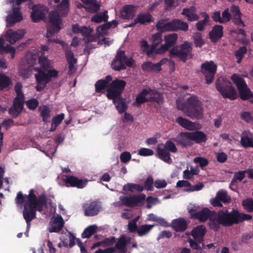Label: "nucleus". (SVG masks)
<instances>
[{"label": "nucleus", "instance_id": "nucleus-1", "mask_svg": "<svg viewBox=\"0 0 253 253\" xmlns=\"http://www.w3.org/2000/svg\"><path fill=\"white\" fill-rule=\"evenodd\" d=\"M18 206H23V216L25 220L26 232H29L31 221L36 218V211L42 212L43 207L47 206L46 196L41 194L38 197L35 194L33 189H30L28 195H23L21 191L17 193L15 199Z\"/></svg>", "mask_w": 253, "mask_h": 253}, {"label": "nucleus", "instance_id": "nucleus-2", "mask_svg": "<svg viewBox=\"0 0 253 253\" xmlns=\"http://www.w3.org/2000/svg\"><path fill=\"white\" fill-rule=\"evenodd\" d=\"M176 104L177 108L182 110L187 116L192 119L202 118L203 108L197 96L191 95L185 102L177 99Z\"/></svg>", "mask_w": 253, "mask_h": 253}, {"label": "nucleus", "instance_id": "nucleus-3", "mask_svg": "<svg viewBox=\"0 0 253 253\" xmlns=\"http://www.w3.org/2000/svg\"><path fill=\"white\" fill-rule=\"evenodd\" d=\"M206 229L202 225L197 226L191 231L193 238H188V242L190 247L195 250L197 253H204L203 249L206 248L204 237Z\"/></svg>", "mask_w": 253, "mask_h": 253}, {"label": "nucleus", "instance_id": "nucleus-4", "mask_svg": "<svg viewBox=\"0 0 253 253\" xmlns=\"http://www.w3.org/2000/svg\"><path fill=\"white\" fill-rule=\"evenodd\" d=\"M62 19L59 14L56 11H50L49 13V22L47 26L46 37L48 39V42H54L55 43H62L57 40H52L50 37L54 34L58 33L61 29V24Z\"/></svg>", "mask_w": 253, "mask_h": 253}, {"label": "nucleus", "instance_id": "nucleus-5", "mask_svg": "<svg viewBox=\"0 0 253 253\" xmlns=\"http://www.w3.org/2000/svg\"><path fill=\"white\" fill-rule=\"evenodd\" d=\"M192 50V42L186 41L179 46H176L171 48L169 52V54L171 57H176L179 60L185 62L188 58H193V55Z\"/></svg>", "mask_w": 253, "mask_h": 253}, {"label": "nucleus", "instance_id": "nucleus-6", "mask_svg": "<svg viewBox=\"0 0 253 253\" xmlns=\"http://www.w3.org/2000/svg\"><path fill=\"white\" fill-rule=\"evenodd\" d=\"M215 87L224 98L233 100L237 98L236 89L230 81L219 78L216 81Z\"/></svg>", "mask_w": 253, "mask_h": 253}, {"label": "nucleus", "instance_id": "nucleus-7", "mask_svg": "<svg viewBox=\"0 0 253 253\" xmlns=\"http://www.w3.org/2000/svg\"><path fill=\"white\" fill-rule=\"evenodd\" d=\"M134 63V60L132 57L128 58L124 50H118L112 62L111 67L114 70L120 71L125 70L126 66L132 67Z\"/></svg>", "mask_w": 253, "mask_h": 253}, {"label": "nucleus", "instance_id": "nucleus-8", "mask_svg": "<svg viewBox=\"0 0 253 253\" xmlns=\"http://www.w3.org/2000/svg\"><path fill=\"white\" fill-rule=\"evenodd\" d=\"M126 85V82L116 79L109 84L107 89L106 96L109 99L115 100L121 97Z\"/></svg>", "mask_w": 253, "mask_h": 253}, {"label": "nucleus", "instance_id": "nucleus-9", "mask_svg": "<svg viewBox=\"0 0 253 253\" xmlns=\"http://www.w3.org/2000/svg\"><path fill=\"white\" fill-rule=\"evenodd\" d=\"M219 211V219L221 225L224 227H230L238 224V210L232 209L230 212L227 210H221Z\"/></svg>", "mask_w": 253, "mask_h": 253}, {"label": "nucleus", "instance_id": "nucleus-10", "mask_svg": "<svg viewBox=\"0 0 253 253\" xmlns=\"http://www.w3.org/2000/svg\"><path fill=\"white\" fill-rule=\"evenodd\" d=\"M231 79L237 86L241 99L244 100L249 99L251 96V90L243 77L237 74H233L231 77Z\"/></svg>", "mask_w": 253, "mask_h": 253}, {"label": "nucleus", "instance_id": "nucleus-11", "mask_svg": "<svg viewBox=\"0 0 253 253\" xmlns=\"http://www.w3.org/2000/svg\"><path fill=\"white\" fill-rule=\"evenodd\" d=\"M151 41L154 42L151 45L148 43V42L142 40L140 41V47L143 52L146 54L148 57L154 58L157 54H158V32L154 34L151 38Z\"/></svg>", "mask_w": 253, "mask_h": 253}, {"label": "nucleus", "instance_id": "nucleus-12", "mask_svg": "<svg viewBox=\"0 0 253 253\" xmlns=\"http://www.w3.org/2000/svg\"><path fill=\"white\" fill-rule=\"evenodd\" d=\"M201 71L206 78L207 84L212 83L217 70V65L212 60L203 63L201 66Z\"/></svg>", "mask_w": 253, "mask_h": 253}, {"label": "nucleus", "instance_id": "nucleus-13", "mask_svg": "<svg viewBox=\"0 0 253 253\" xmlns=\"http://www.w3.org/2000/svg\"><path fill=\"white\" fill-rule=\"evenodd\" d=\"M146 196L143 194L139 195H133L130 196H121L120 200L122 205L128 207H134L143 202Z\"/></svg>", "mask_w": 253, "mask_h": 253}, {"label": "nucleus", "instance_id": "nucleus-14", "mask_svg": "<svg viewBox=\"0 0 253 253\" xmlns=\"http://www.w3.org/2000/svg\"><path fill=\"white\" fill-rule=\"evenodd\" d=\"M44 71L42 69H39L38 73L35 75V78L37 82L47 85L51 81L52 78L58 76V72L55 69L48 70L47 72Z\"/></svg>", "mask_w": 253, "mask_h": 253}, {"label": "nucleus", "instance_id": "nucleus-15", "mask_svg": "<svg viewBox=\"0 0 253 253\" xmlns=\"http://www.w3.org/2000/svg\"><path fill=\"white\" fill-rule=\"evenodd\" d=\"M24 96H16L13 99V105L9 109L8 113L13 118H17L23 108Z\"/></svg>", "mask_w": 253, "mask_h": 253}, {"label": "nucleus", "instance_id": "nucleus-16", "mask_svg": "<svg viewBox=\"0 0 253 253\" xmlns=\"http://www.w3.org/2000/svg\"><path fill=\"white\" fill-rule=\"evenodd\" d=\"M172 140L177 145L182 147H187L193 145L190 132H180L176 137L172 138Z\"/></svg>", "mask_w": 253, "mask_h": 253}, {"label": "nucleus", "instance_id": "nucleus-17", "mask_svg": "<svg viewBox=\"0 0 253 253\" xmlns=\"http://www.w3.org/2000/svg\"><path fill=\"white\" fill-rule=\"evenodd\" d=\"M247 172L246 170H244L234 172L233 177L229 185V188L232 191H237L239 183L244 179Z\"/></svg>", "mask_w": 253, "mask_h": 253}, {"label": "nucleus", "instance_id": "nucleus-18", "mask_svg": "<svg viewBox=\"0 0 253 253\" xmlns=\"http://www.w3.org/2000/svg\"><path fill=\"white\" fill-rule=\"evenodd\" d=\"M22 19V16L20 11V8L14 7L13 8L12 12L6 17V26H12L14 24L20 21Z\"/></svg>", "mask_w": 253, "mask_h": 253}, {"label": "nucleus", "instance_id": "nucleus-19", "mask_svg": "<svg viewBox=\"0 0 253 253\" xmlns=\"http://www.w3.org/2000/svg\"><path fill=\"white\" fill-rule=\"evenodd\" d=\"M178 38L176 34L168 35L165 37V43L159 47V54L164 52L166 50L172 46L176 42Z\"/></svg>", "mask_w": 253, "mask_h": 253}, {"label": "nucleus", "instance_id": "nucleus-20", "mask_svg": "<svg viewBox=\"0 0 253 253\" xmlns=\"http://www.w3.org/2000/svg\"><path fill=\"white\" fill-rule=\"evenodd\" d=\"M84 209L85 215L92 216L98 213L101 207L97 201H92L86 204L84 206Z\"/></svg>", "mask_w": 253, "mask_h": 253}, {"label": "nucleus", "instance_id": "nucleus-21", "mask_svg": "<svg viewBox=\"0 0 253 253\" xmlns=\"http://www.w3.org/2000/svg\"><path fill=\"white\" fill-rule=\"evenodd\" d=\"M137 6L132 4L124 5L121 11V17L123 19H132L135 15Z\"/></svg>", "mask_w": 253, "mask_h": 253}, {"label": "nucleus", "instance_id": "nucleus-22", "mask_svg": "<svg viewBox=\"0 0 253 253\" xmlns=\"http://www.w3.org/2000/svg\"><path fill=\"white\" fill-rule=\"evenodd\" d=\"M65 182L71 187H76L78 188H83L87 183V180H82L74 176H66L65 179Z\"/></svg>", "mask_w": 253, "mask_h": 253}, {"label": "nucleus", "instance_id": "nucleus-23", "mask_svg": "<svg viewBox=\"0 0 253 253\" xmlns=\"http://www.w3.org/2000/svg\"><path fill=\"white\" fill-rule=\"evenodd\" d=\"M240 144L244 148L253 147V135L249 130H244L241 133Z\"/></svg>", "mask_w": 253, "mask_h": 253}, {"label": "nucleus", "instance_id": "nucleus-24", "mask_svg": "<svg viewBox=\"0 0 253 253\" xmlns=\"http://www.w3.org/2000/svg\"><path fill=\"white\" fill-rule=\"evenodd\" d=\"M65 56L68 65L69 73L72 74L76 70L74 65L77 63V59L74 57L72 51L68 48H64Z\"/></svg>", "mask_w": 253, "mask_h": 253}, {"label": "nucleus", "instance_id": "nucleus-25", "mask_svg": "<svg viewBox=\"0 0 253 253\" xmlns=\"http://www.w3.org/2000/svg\"><path fill=\"white\" fill-rule=\"evenodd\" d=\"M214 211H211L208 208H203L201 211L192 214V216L201 222L206 221L209 219Z\"/></svg>", "mask_w": 253, "mask_h": 253}, {"label": "nucleus", "instance_id": "nucleus-26", "mask_svg": "<svg viewBox=\"0 0 253 253\" xmlns=\"http://www.w3.org/2000/svg\"><path fill=\"white\" fill-rule=\"evenodd\" d=\"M223 37V26L215 25L209 33V38L212 42L215 43Z\"/></svg>", "mask_w": 253, "mask_h": 253}, {"label": "nucleus", "instance_id": "nucleus-27", "mask_svg": "<svg viewBox=\"0 0 253 253\" xmlns=\"http://www.w3.org/2000/svg\"><path fill=\"white\" fill-rule=\"evenodd\" d=\"M83 3L88 5L86 11L91 13L97 12L100 8V1L97 0H81Z\"/></svg>", "mask_w": 253, "mask_h": 253}, {"label": "nucleus", "instance_id": "nucleus-28", "mask_svg": "<svg viewBox=\"0 0 253 253\" xmlns=\"http://www.w3.org/2000/svg\"><path fill=\"white\" fill-rule=\"evenodd\" d=\"M31 17L32 21L36 23L43 19L45 17V13L42 7L35 5L32 8Z\"/></svg>", "mask_w": 253, "mask_h": 253}, {"label": "nucleus", "instance_id": "nucleus-29", "mask_svg": "<svg viewBox=\"0 0 253 253\" xmlns=\"http://www.w3.org/2000/svg\"><path fill=\"white\" fill-rule=\"evenodd\" d=\"M115 244V247H112L115 249V253H126L127 241L124 236H121Z\"/></svg>", "mask_w": 253, "mask_h": 253}, {"label": "nucleus", "instance_id": "nucleus-30", "mask_svg": "<svg viewBox=\"0 0 253 253\" xmlns=\"http://www.w3.org/2000/svg\"><path fill=\"white\" fill-rule=\"evenodd\" d=\"M190 133L193 144L194 143L197 144L205 143L207 140V135L202 131L196 130L193 132H190Z\"/></svg>", "mask_w": 253, "mask_h": 253}, {"label": "nucleus", "instance_id": "nucleus-31", "mask_svg": "<svg viewBox=\"0 0 253 253\" xmlns=\"http://www.w3.org/2000/svg\"><path fill=\"white\" fill-rule=\"evenodd\" d=\"M171 226L176 232H183L187 229V224L184 218H179L172 220Z\"/></svg>", "mask_w": 253, "mask_h": 253}, {"label": "nucleus", "instance_id": "nucleus-32", "mask_svg": "<svg viewBox=\"0 0 253 253\" xmlns=\"http://www.w3.org/2000/svg\"><path fill=\"white\" fill-rule=\"evenodd\" d=\"M221 225V222L219 219V211L217 212H214L209 218V225L210 228L214 230L217 231Z\"/></svg>", "mask_w": 253, "mask_h": 253}, {"label": "nucleus", "instance_id": "nucleus-33", "mask_svg": "<svg viewBox=\"0 0 253 253\" xmlns=\"http://www.w3.org/2000/svg\"><path fill=\"white\" fill-rule=\"evenodd\" d=\"M195 12V7L192 6L189 8H183L181 14L185 16L188 21H195L199 19V16Z\"/></svg>", "mask_w": 253, "mask_h": 253}, {"label": "nucleus", "instance_id": "nucleus-34", "mask_svg": "<svg viewBox=\"0 0 253 253\" xmlns=\"http://www.w3.org/2000/svg\"><path fill=\"white\" fill-rule=\"evenodd\" d=\"M63 226L64 221L63 218L61 216L56 217L54 219L50 227L49 228V231L50 233H58L62 230Z\"/></svg>", "mask_w": 253, "mask_h": 253}, {"label": "nucleus", "instance_id": "nucleus-35", "mask_svg": "<svg viewBox=\"0 0 253 253\" xmlns=\"http://www.w3.org/2000/svg\"><path fill=\"white\" fill-rule=\"evenodd\" d=\"M24 30H19L18 31L8 32L7 34V41L11 43L14 44L17 41L21 39L25 35Z\"/></svg>", "mask_w": 253, "mask_h": 253}, {"label": "nucleus", "instance_id": "nucleus-36", "mask_svg": "<svg viewBox=\"0 0 253 253\" xmlns=\"http://www.w3.org/2000/svg\"><path fill=\"white\" fill-rule=\"evenodd\" d=\"M149 93V90L143 89L136 97L135 101L133 103V105L139 107L141 104L149 101L146 97Z\"/></svg>", "mask_w": 253, "mask_h": 253}, {"label": "nucleus", "instance_id": "nucleus-37", "mask_svg": "<svg viewBox=\"0 0 253 253\" xmlns=\"http://www.w3.org/2000/svg\"><path fill=\"white\" fill-rule=\"evenodd\" d=\"M92 32V30L89 27H87L86 26L82 27L80 34L84 37V38L83 39V41H84L85 43L95 42L96 41L95 38L92 35H91V33Z\"/></svg>", "mask_w": 253, "mask_h": 253}, {"label": "nucleus", "instance_id": "nucleus-38", "mask_svg": "<svg viewBox=\"0 0 253 253\" xmlns=\"http://www.w3.org/2000/svg\"><path fill=\"white\" fill-rule=\"evenodd\" d=\"M113 103L115 105L117 111L120 114L125 113L127 108V105L125 102V99L119 97L113 100Z\"/></svg>", "mask_w": 253, "mask_h": 253}, {"label": "nucleus", "instance_id": "nucleus-39", "mask_svg": "<svg viewBox=\"0 0 253 253\" xmlns=\"http://www.w3.org/2000/svg\"><path fill=\"white\" fill-rule=\"evenodd\" d=\"M176 122L182 127L188 130H193L195 129V124L191 121L184 119L182 117H178Z\"/></svg>", "mask_w": 253, "mask_h": 253}, {"label": "nucleus", "instance_id": "nucleus-40", "mask_svg": "<svg viewBox=\"0 0 253 253\" xmlns=\"http://www.w3.org/2000/svg\"><path fill=\"white\" fill-rule=\"evenodd\" d=\"M137 23L144 25L152 21V16L149 13H141L137 15L136 17Z\"/></svg>", "mask_w": 253, "mask_h": 253}, {"label": "nucleus", "instance_id": "nucleus-41", "mask_svg": "<svg viewBox=\"0 0 253 253\" xmlns=\"http://www.w3.org/2000/svg\"><path fill=\"white\" fill-rule=\"evenodd\" d=\"M12 84L11 79L2 73H0V91L7 88Z\"/></svg>", "mask_w": 253, "mask_h": 253}, {"label": "nucleus", "instance_id": "nucleus-42", "mask_svg": "<svg viewBox=\"0 0 253 253\" xmlns=\"http://www.w3.org/2000/svg\"><path fill=\"white\" fill-rule=\"evenodd\" d=\"M202 15L204 19L203 20L199 21L195 25L197 30L199 31H203L210 20V16L207 13L204 12L202 13Z\"/></svg>", "mask_w": 253, "mask_h": 253}, {"label": "nucleus", "instance_id": "nucleus-43", "mask_svg": "<svg viewBox=\"0 0 253 253\" xmlns=\"http://www.w3.org/2000/svg\"><path fill=\"white\" fill-rule=\"evenodd\" d=\"M166 31H174L173 19L169 22L162 23L159 21V33Z\"/></svg>", "mask_w": 253, "mask_h": 253}, {"label": "nucleus", "instance_id": "nucleus-44", "mask_svg": "<svg viewBox=\"0 0 253 253\" xmlns=\"http://www.w3.org/2000/svg\"><path fill=\"white\" fill-rule=\"evenodd\" d=\"M174 31L179 30L186 32L188 29V25L186 22H183L182 20L178 19H174Z\"/></svg>", "mask_w": 253, "mask_h": 253}, {"label": "nucleus", "instance_id": "nucleus-45", "mask_svg": "<svg viewBox=\"0 0 253 253\" xmlns=\"http://www.w3.org/2000/svg\"><path fill=\"white\" fill-rule=\"evenodd\" d=\"M154 185L156 188H158V180L154 182L152 176H149L144 182V189L148 191H151L153 189V185Z\"/></svg>", "mask_w": 253, "mask_h": 253}, {"label": "nucleus", "instance_id": "nucleus-46", "mask_svg": "<svg viewBox=\"0 0 253 253\" xmlns=\"http://www.w3.org/2000/svg\"><path fill=\"white\" fill-rule=\"evenodd\" d=\"M97 226L91 225L86 227L82 234V238H89L97 231Z\"/></svg>", "mask_w": 253, "mask_h": 253}, {"label": "nucleus", "instance_id": "nucleus-47", "mask_svg": "<svg viewBox=\"0 0 253 253\" xmlns=\"http://www.w3.org/2000/svg\"><path fill=\"white\" fill-rule=\"evenodd\" d=\"M39 110L41 112V116L42 118V121L44 122H48L50 117L49 109L46 105H43L39 108Z\"/></svg>", "mask_w": 253, "mask_h": 253}, {"label": "nucleus", "instance_id": "nucleus-48", "mask_svg": "<svg viewBox=\"0 0 253 253\" xmlns=\"http://www.w3.org/2000/svg\"><path fill=\"white\" fill-rule=\"evenodd\" d=\"M123 190L125 191L127 190L131 192H133L135 190L140 192L144 190V188L143 186L138 184L128 183L124 185Z\"/></svg>", "mask_w": 253, "mask_h": 253}, {"label": "nucleus", "instance_id": "nucleus-49", "mask_svg": "<svg viewBox=\"0 0 253 253\" xmlns=\"http://www.w3.org/2000/svg\"><path fill=\"white\" fill-rule=\"evenodd\" d=\"M154 225L144 224L138 226L137 231L139 236L142 237L147 234L154 227Z\"/></svg>", "mask_w": 253, "mask_h": 253}, {"label": "nucleus", "instance_id": "nucleus-50", "mask_svg": "<svg viewBox=\"0 0 253 253\" xmlns=\"http://www.w3.org/2000/svg\"><path fill=\"white\" fill-rule=\"evenodd\" d=\"M109 85L103 79L97 81L95 84V91L98 93H105V90L108 88Z\"/></svg>", "mask_w": 253, "mask_h": 253}, {"label": "nucleus", "instance_id": "nucleus-51", "mask_svg": "<svg viewBox=\"0 0 253 253\" xmlns=\"http://www.w3.org/2000/svg\"><path fill=\"white\" fill-rule=\"evenodd\" d=\"M70 3L67 0H62L59 4V11L60 14L63 16H66L69 10Z\"/></svg>", "mask_w": 253, "mask_h": 253}, {"label": "nucleus", "instance_id": "nucleus-52", "mask_svg": "<svg viewBox=\"0 0 253 253\" xmlns=\"http://www.w3.org/2000/svg\"><path fill=\"white\" fill-rule=\"evenodd\" d=\"M159 159L169 164L172 162L170 157L169 152L167 150L160 149L159 148Z\"/></svg>", "mask_w": 253, "mask_h": 253}, {"label": "nucleus", "instance_id": "nucleus-53", "mask_svg": "<svg viewBox=\"0 0 253 253\" xmlns=\"http://www.w3.org/2000/svg\"><path fill=\"white\" fill-rule=\"evenodd\" d=\"M244 209L248 212H253V199L248 198L242 202Z\"/></svg>", "mask_w": 253, "mask_h": 253}, {"label": "nucleus", "instance_id": "nucleus-54", "mask_svg": "<svg viewBox=\"0 0 253 253\" xmlns=\"http://www.w3.org/2000/svg\"><path fill=\"white\" fill-rule=\"evenodd\" d=\"M108 19L107 11L105 10L102 14H99L94 15L91 18V21L96 23H99L102 21L106 22Z\"/></svg>", "mask_w": 253, "mask_h": 253}, {"label": "nucleus", "instance_id": "nucleus-55", "mask_svg": "<svg viewBox=\"0 0 253 253\" xmlns=\"http://www.w3.org/2000/svg\"><path fill=\"white\" fill-rule=\"evenodd\" d=\"M216 196L224 203H229L231 201V198L228 196L227 192L222 189L217 192Z\"/></svg>", "mask_w": 253, "mask_h": 253}, {"label": "nucleus", "instance_id": "nucleus-56", "mask_svg": "<svg viewBox=\"0 0 253 253\" xmlns=\"http://www.w3.org/2000/svg\"><path fill=\"white\" fill-rule=\"evenodd\" d=\"M247 49L245 46L240 47L235 52V56L237 59V62L239 64L241 62L244 55L247 53Z\"/></svg>", "mask_w": 253, "mask_h": 253}, {"label": "nucleus", "instance_id": "nucleus-57", "mask_svg": "<svg viewBox=\"0 0 253 253\" xmlns=\"http://www.w3.org/2000/svg\"><path fill=\"white\" fill-rule=\"evenodd\" d=\"M193 38L196 47H202L205 43L204 40L202 38L201 33L199 32L195 33Z\"/></svg>", "mask_w": 253, "mask_h": 253}, {"label": "nucleus", "instance_id": "nucleus-58", "mask_svg": "<svg viewBox=\"0 0 253 253\" xmlns=\"http://www.w3.org/2000/svg\"><path fill=\"white\" fill-rule=\"evenodd\" d=\"M141 67L144 71H157L158 70V63L153 64L151 62H145L142 64Z\"/></svg>", "mask_w": 253, "mask_h": 253}, {"label": "nucleus", "instance_id": "nucleus-59", "mask_svg": "<svg viewBox=\"0 0 253 253\" xmlns=\"http://www.w3.org/2000/svg\"><path fill=\"white\" fill-rule=\"evenodd\" d=\"M241 119L247 123H253V117L251 113L248 111H244L241 113L240 116Z\"/></svg>", "mask_w": 253, "mask_h": 253}, {"label": "nucleus", "instance_id": "nucleus-60", "mask_svg": "<svg viewBox=\"0 0 253 253\" xmlns=\"http://www.w3.org/2000/svg\"><path fill=\"white\" fill-rule=\"evenodd\" d=\"M26 104L28 109L31 110H35L39 106V101L36 98H32L27 100Z\"/></svg>", "mask_w": 253, "mask_h": 253}, {"label": "nucleus", "instance_id": "nucleus-61", "mask_svg": "<svg viewBox=\"0 0 253 253\" xmlns=\"http://www.w3.org/2000/svg\"><path fill=\"white\" fill-rule=\"evenodd\" d=\"M39 63L41 65L42 69L43 70L46 71L49 68V64L45 56H40L39 58Z\"/></svg>", "mask_w": 253, "mask_h": 253}, {"label": "nucleus", "instance_id": "nucleus-62", "mask_svg": "<svg viewBox=\"0 0 253 253\" xmlns=\"http://www.w3.org/2000/svg\"><path fill=\"white\" fill-rule=\"evenodd\" d=\"M172 141L173 140L171 139L170 140H168L166 142L164 150H167L169 152L170 151L172 153H175L177 152V148Z\"/></svg>", "mask_w": 253, "mask_h": 253}, {"label": "nucleus", "instance_id": "nucleus-63", "mask_svg": "<svg viewBox=\"0 0 253 253\" xmlns=\"http://www.w3.org/2000/svg\"><path fill=\"white\" fill-rule=\"evenodd\" d=\"M104 247H113L112 246L116 242V238L114 236H111L109 238H106L103 241Z\"/></svg>", "mask_w": 253, "mask_h": 253}, {"label": "nucleus", "instance_id": "nucleus-64", "mask_svg": "<svg viewBox=\"0 0 253 253\" xmlns=\"http://www.w3.org/2000/svg\"><path fill=\"white\" fill-rule=\"evenodd\" d=\"M204 186V184L202 182H199L194 185L190 186V187L184 190V191L187 192H191L194 191H198L201 190Z\"/></svg>", "mask_w": 253, "mask_h": 253}]
</instances>
